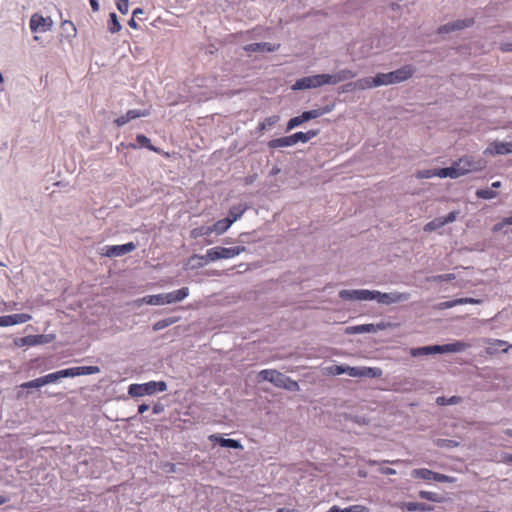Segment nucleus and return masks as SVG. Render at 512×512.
I'll use <instances>...</instances> for the list:
<instances>
[{
  "label": "nucleus",
  "mask_w": 512,
  "mask_h": 512,
  "mask_svg": "<svg viewBox=\"0 0 512 512\" xmlns=\"http://www.w3.org/2000/svg\"><path fill=\"white\" fill-rule=\"evenodd\" d=\"M291 136H284L276 139H272L268 142V147L275 149V148H283V147H290L293 146Z\"/></svg>",
  "instance_id": "obj_29"
},
{
  "label": "nucleus",
  "mask_w": 512,
  "mask_h": 512,
  "mask_svg": "<svg viewBox=\"0 0 512 512\" xmlns=\"http://www.w3.org/2000/svg\"><path fill=\"white\" fill-rule=\"evenodd\" d=\"M474 24L473 18H465L453 21L439 28L438 32H455L470 28Z\"/></svg>",
  "instance_id": "obj_17"
},
{
  "label": "nucleus",
  "mask_w": 512,
  "mask_h": 512,
  "mask_svg": "<svg viewBox=\"0 0 512 512\" xmlns=\"http://www.w3.org/2000/svg\"><path fill=\"white\" fill-rule=\"evenodd\" d=\"M458 212L457 211H451L447 216L445 217H438L433 219L432 221L426 223L423 227V230L425 232H432L437 229H440L444 225L448 223H452L457 219Z\"/></svg>",
  "instance_id": "obj_13"
},
{
  "label": "nucleus",
  "mask_w": 512,
  "mask_h": 512,
  "mask_svg": "<svg viewBox=\"0 0 512 512\" xmlns=\"http://www.w3.org/2000/svg\"><path fill=\"white\" fill-rule=\"evenodd\" d=\"M436 445L439 446V447H443V446H446V447H456L458 446V443L454 440H448V439H438L436 441Z\"/></svg>",
  "instance_id": "obj_49"
},
{
  "label": "nucleus",
  "mask_w": 512,
  "mask_h": 512,
  "mask_svg": "<svg viewBox=\"0 0 512 512\" xmlns=\"http://www.w3.org/2000/svg\"><path fill=\"white\" fill-rule=\"evenodd\" d=\"M454 279H455V275L454 274H442V275L434 276L432 278L433 281H437V282L451 281V280H454Z\"/></svg>",
  "instance_id": "obj_51"
},
{
  "label": "nucleus",
  "mask_w": 512,
  "mask_h": 512,
  "mask_svg": "<svg viewBox=\"0 0 512 512\" xmlns=\"http://www.w3.org/2000/svg\"><path fill=\"white\" fill-rule=\"evenodd\" d=\"M344 374H347L351 377L376 378V377H380L382 375V371L380 368H376V367L344 366Z\"/></svg>",
  "instance_id": "obj_10"
},
{
  "label": "nucleus",
  "mask_w": 512,
  "mask_h": 512,
  "mask_svg": "<svg viewBox=\"0 0 512 512\" xmlns=\"http://www.w3.org/2000/svg\"><path fill=\"white\" fill-rule=\"evenodd\" d=\"M32 339L34 346L48 342L47 336L45 335H32Z\"/></svg>",
  "instance_id": "obj_52"
},
{
  "label": "nucleus",
  "mask_w": 512,
  "mask_h": 512,
  "mask_svg": "<svg viewBox=\"0 0 512 512\" xmlns=\"http://www.w3.org/2000/svg\"><path fill=\"white\" fill-rule=\"evenodd\" d=\"M344 366L345 365H333L326 367L324 373L333 376L344 374Z\"/></svg>",
  "instance_id": "obj_42"
},
{
  "label": "nucleus",
  "mask_w": 512,
  "mask_h": 512,
  "mask_svg": "<svg viewBox=\"0 0 512 512\" xmlns=\"http://www.w3.org/2000/svg\"><path fill=\"white\" fill-rule=\"evenodd\" d=\"M380 473L381 474H384V475H394L396 474V470L393 469V468H388V467H381L379 469Z\"/></svg>",
  "instance_id": "obj_57"
},
{
  "label": "nucleus",
  "mask_w": 512,
  "mask_h": 512,
  "mask_svg": "<svg viewBox=\"0 0 512 512\" xmlns=\"http://www.w3.org/2000/svg\"><path fill=\"white\" fill-rule=\"evenodd\" d=\"M332 512H369V509L364 505H351L344 509L337 505L332 506Z\"/></svg>",
  "instance_id": "obj_35"
},
{
  "label": "nucleus",
  "mask_w": 512,
  "mask_h": 512,
  "mask_svg": "<svg viewBox=\"0 0 512 512\" xmlns=\"http://www.w3.org/2000/svg\"><path fill=\"white\" fill-rule=\"evenodd\" d=\"M245 250V246H234L229 248L216 246L208 249L204 255H193L191 260H200L198 266L202 267L210 262H215L217 260L234 258L243 253Z\"/></svg>",
  "instance_id": "obj_1"
},
{
  "label": "nucleus",
  "mask_w": 512,
  "mask_h": 512,
  "mask_svg": "<svg viewBox=\"0 0 512 512\" xmlns=\"http://www.w3.org/2000/svg\"><path fill=\"white\" fill-rule=\"evenodd\" d=\"M356 75H357V73L353 72L352 70L343 69V70L338 71L335 74H328V79H329L330 85H336L342 81L353 79L356 77Z\"/></svg>",
  "instance_id": "obj_21"
},
{
  "label": "nucleus",
  "mask_w": 512,
  "mask_h": 512,
  "mask_svg": "<svg viewBox=\"0 0 512 512\" xmlns=\"http://www.w3.org/2000/svg\"><path fill=\"white\" fill-rule=\"evenodd\" d=\"M344 92H355L357 91V87L354 86V82L347 83L343 86Z\"/></svg>",
  "instance_id": "obj_58"
},
{
  "label": "nucleus",
  "mask_w": 512,
  "mask_h": 512,
  "mask_svg": "<svg viewBox=\"0 0 512 512\" xmlns=\"http://www.w3.org/2000/svg\"><path fill=\"white\" fill-rule=\"evenodd\" d=\"M410 354H411V356H413V357L425 356V355H431V354H430V348H429V346L418 347V348H411V349H410Z\"/></svg>",
  "instance_id": "obj_45"
},
{
  "label": "nucleus",
  "mask_w": 512,
  "mask_h": 512,
  "mask_svg": "<svg viewBox=\"0 0 512 512\" xmlns=\"http://www.w3.org/2000/svg\"><path fill=\"white\" fill-rule=\"evenodd\" d=\"M418 179H430L435 177V169H423L419 170L415 174Z\"/></svg>",
  "instance_id": "obj_46"
},
{
  "label": "nucleus",
  "mask_w": 512,
  "mask_h": 512,
  "mask_svg": "<svg viewBox=\"0 0 512 512\" xmlns=\"http://www.w3.org/2000/svg\"><path fill=\"white\" fill-rule=\"evenodd\" d=\"M42 377H39V378H36L34 380H31V381H28V382H25V383H22L20 385L21 388H25V389H29V388H41L42 386H44L43 382H42Z\"/></svg>",
  "instance_id": "obj_44"
},
{
  "label": "nucleus",
  "mask_w": 512,
  "mask_h": 512,
  "mask_svg": "<svg viewBox=\"0 0 512 512\" xmlns=\"http://www.w3.org/2000/svg\"><path fill=\"white\" fill-rule=\"evenodd\" d=\"M149 409V405L147 404H141L138 406V412L140 414H143L144 412H146L147 410Z\"/></svg>",
  "instance_id": "obj_62"
},
{
  "label": "nucleus",
  "mask_w": 512,
  "mask_h": 512,
  "mask_svg": "<svg viewBox=\"0 0 512 512\" xmlns=\"http://www.w3.org/2000/svg\"><path fill=\"white\" fill-rule=\"evenodd\" d=\"M419 497L432 502H442V498L435 492L421 490L418 493Z\"/></svg>",
  "instance_id": "obj_38"
},
{
  "label": "nucleus",
  "mask_w": 512,
  "mask_h": 512,
  "mask_svg": "<svg viewBox=\"0 0 512 512\" xmlns=\"http://www.w3.org/2000/svg\"><path fill=\"white\" fill-rule=\"evenodd\" d=\"M436 473L437 472H434L427 468H419V469H414L411 474H412V477H414V478L422 479L425 481H435Z\"/></svg>",
  "instance_id": "obj_26"
},
{
  "label": "nucleus",
  "mask_w": 512,
  "mask_h": 512,
  "mask_svg": "<svg viewBox=\"0 0 512 512\" xmlns=\"http://www.w3.org/2000/svg\"><path fill=\"white\" fill-rule=\"evenodd\" d=\"M435 177L448 178L447 167L435 169Z\"/></svg>",
  "instance_id": "obj_56"
},
{
  "label": "nucleus",
  "mask_w": 512,
  "mask_h": 512,
  "mask_svg": "<svg viewBox=\"0 0 512 512\" xmlns=\"http://www.w3.org/2000/svg\"><path fill=\"white\" fill-rule=\"evenodd\" d=\"M100 372V368L98 366H77L67 368L65 374L67 377H77L82 375H92Z\"/></svg>",
  "instance_id": "obj_18"
},
{
  "label": "nucleus",
  "mask_w": 512,
  "mask_h": 512,
  "mask_svg": "<svg viewBox=\"0 0 512 512\" xmlns=\"http://www.w3.org/2000/svg\"><path fill=\"white\" fill-rule=\"evenodd\" d=\"M411 294L408 292H381L378 290H371L370 301H376L382 305H392L396 303L406 302L410 299Z\"/></svg>",
  "instance_id": "obj_5"
},
{
  "label": "nucleus",
  "mask_w": 512,
  "mask_h": 512,
  "mask_svg": "<svg viewBox=\"0 0 512 512\" xmlns=\"http://www.w3.org/2000/svg\"><path fill=\"white\" fill-rule=\"evenodd\" d=\"M430 354L445 353L444 345H432L429 346Z\"/></svg>",
  "instance_id": "obj_54"
},
{
  "label": "nucleus",
  "mask_w": 512,
  "mask_h": 512,
  "mask_svg": "<svg viewBox=\"0 0 512 512\" xmlns=\"http://www.w3.org/2000/svg\"><path fill=\"white\" fill-rule=\"evenodd\" d=\"M212 233L213 232H212L211 226H200V227L194 228L190 231V237L192 239H197L200 237L209 236Z\"/></svg>",
  "instance_id": "obj_33"
},
{
  "label": "nucleus",
  "mask_w": 512,
  "mask_h": 512,
  "mask_svg": "<svg viewBox=\"0 0 512 512\" xmlns=\"http://www.w3.org/2000/svg\"><path fill=\"white\" fill-rule=\"evenodd\" d=\"M502 51H512V43H504L501 46Z\"/></svg>",
  "instance_id": "obj_63"
},
{
  "label": "nucleus",
  "mask_w": 512,
  "mask_h": 512,
  "mask_svg": "<svg viewBox=\"0 0 512 512\" xmlns=\"http://www.w3.org/2000/svg\"><path fill=\"white\" fill-rule=\"evenodd\" d=\"M120 29H121V25L117 19V15L115 13H110L109 21H108L109 32H119Z\"/></svg>",
  "instance_id": "obj_39"
},
{
  "label": "nucleus",
  "mask_w": 512,
  "mask_h": 512,
  "mask_svg": "<svg viewBox=\"0 0 512 512\" xmlns=\"http://www.w3.org/2000/svg\"><path fill=\"white\" fill-rule=\"evenodd\" d=\"M455 480L456 479L454 477H451V476H448L445 474L436 473L435 481H437V482L453 483V482H455Z\"/></svg>",
  "instance_id": "obj_50"
},
{
  "label": "nucleus",
  "mask_w": 512,
  "mask_h": 512,
  "mask_svg": "<svg viewBox=\"0 0 512 512\" xmlns=\"http://www.w3.org/2000/svg\"><path fill=\"white\" fill-rule=\"evenodd\" d=\"M461 176L471 172H478L486 167V161L481 157L464 156L454 162Z\"/></svg>",
  "instance_id": "obj_7"
},
{
  "label": "nucleus",
  "mask_w": 512,
  "mask_h": 512,
  "mask_svg": "<svg viewBox=\"0 0 512 512\" xmlns=\"http://www.w3.org/2000/svg\"><path fill=\"white\" fill-rule=\"evenodd\" d=\"M178 320H179V317H169L166 319H161L153 325V330L160 331L170 325L175 324L176 322H178Z\"/></svg>",
  "instance_id": "obj_36"
},
{
  "label": "nucleus",
  "mask_w": 512,
  "mask_h": 512,
  "mask_svg": "<svg viewBox=\"0 0 512 512\" xmlns=\"http://www.w3.org/2000/svg\"><path fill=\"white\" fill-rule=\"evenodd\" d=\"M377 77H363L354 81V86L357 87V91L367 90L379 87Z\"/></svg>",
  "instance_id": "obj_22"
},
{
  "label": "nucleus",
  "mask_w": 512,
  "mask_h": 512,
  "mask_svg": "<svg viewBox=\"0 0 512 512\" xmlns=\"http://www.w3.org/2000/svg\"><path fill=\"white\" fill-rule=\"evenodd\" d=\"M232 223L231 221L226 217L224 219H221L217 222H215L212 227V232L217 235L224 234L230 227Z\"/></svg>",
  "instance_id": "obj_30"
},
{
  "label": "nucleus",
  "mask_w": 512,
  "mask_h": 512,
  "mask_svg": "<svg viewBox=\"0 0 512 512\" xmlns=\"http://www.w3.org/2000/svg\"><path fill=\"white\" fill-rule=\"evenodd\" d=\"M502 461L504 463H511L512 462V454H504Z\"/></svg>",
  "instance_id": "obj_64"
},
{
  "label": "nucleus",
  "mask_w": 512,
  "mask_h": 512,
  "mask_svg": "<svg viewBox=\"0 0 512 512\" xmlns=\"http://www.w3.org/2000/svg\"><path fill=\"white\" fill-rule=\"evenodd\" d=\"M512 153L511 142L494 141L484 150L485 155H505Z\"/></svg>",
  "instance_id": "obj_15"
},
{
  "label": "nucleus",
  "mask_w": 512,
  "mask_h": 512,
  "mask_svg": "<svg viewBox=\"0 0 512 512\" xmlns=\"http://www.w3.org/2000/svg\"><path fill=\"white\" fill-rule=\"evenodd\" d=\"M258 377L263 381H268L276 387L286 389L288 391H299L300 386L297 381L284 375L275 369H264L258 373Z\"/></svg>",
  "instance_id": "obj_2"
},
{
  "label": "nucleus",
  "mask_w": 512,
  "mask_h": 512,
  "mask_svg": "<svg viewBox=\"0 0 512 512\" xmlns=\"http://www.w3.org/2000/svg\"><path fill=\"white\" fill-rule=\"evenodd\" d=\"M470 348V344L463 341H455L444 344L445 353H460Z\"/></svg>",
  "instance_id": "obj_27"
},
{
  "label": "nucleus",
  "mask_w": 512,
  "mask_h": 512,
  "mask_svg": "<svg viewBox=\"0 0 512 512\" xmlns=\"http://www.w3.org/2000/svg\"><path fill=\"white\" fill-rule=\"evenodd\" d=\"M374 324H361V325H354V326H348L345 329V333L348 335L352 334H363V333H374L375 332Z\"/></svg>",
  "instance_id": "obj_24"
},
{
  "label": "nucleus",
  "mask_w": 512,
  "mask_h": 512,
  "mask_svg": "<svg viewBox=\"0 0 512 512\" xmlns=\"http://www.w3.org/2000/svg\"><path fill=\"white\" fill-rule=\"evenodd\" d=\"M65 372H66V369H63V370H59V371L44 375V376H42V380H43L42 382L44 385H47V384L55 383L62 378H67V374H65Z\"/></svg>",
  "instance_id": "obj_32"
},
{
  "label": "nucleus",
  "mask_w": 512,
  "mask_h": 512,
  "mask_svg": "<svg viewBox=\"0 0 512 512\" xmlns=\"http://www.w3.org/2000/svg\"><path fill=\"white\" fill-rule=\"evenodd\" d=\"M464 304H478L480 303V300L474 299V298H463Z\"/></svg>",
  "instance_id": "obj_61"
},
{
  "label": "nucleus",
  "mask_w": 512,
  "mask_h": 512,
  "mask_svg": "<svg viewBox=\"0 0 512 512\" xmlns=\"http://www.w3.org/2000/svg\"><path fill=\"white\" fill-rule=\"evenodd\" d=\"M333 110H334V104H328L324 107L315 108V109H312L309 111H305L302 114L291 118L287 122L286 131H291L292 129L302 125L303 123H305L309 120L321 117L325 114H328V113L332 112Z\"/></svg>",
  "instance_id": "obj_4"
},
{
  "label": "nucleus",
  "mask_w": 512,
  "mask_h": 512,
  "mask_svg": "<svg viewBox=\"0 0 512 512\" xmlns=\"http://www.w3.org/2000/svg\"><path fill=\"white\" fill-rule=\"evenodd\" d=\"M144 301L147 305H165L164 304V293L163 294H157V295H147L144 296Z\"/></svg>",
  "instance_id": "obj_37"
},
{
  "label": "nucleus",
  "mask_w": 512,
  "mask_h": 512,
  "mask_svg": "<svg viewBox=\"0 0 512 512\" xmlns=\"http://www.w3.org/2000/svg\"><path fill=\"white\" fill-rule=\"evenodd\" d=\"M32 319L30 314L21 313V314H13V315H4L0 316V326L8 327L17 324H23Z\"/></svg>",
  "instance_id": "obj_16"
},
{
  "label": "nucleus",
  "mask_w": 512,
  "mask_h": 512,
  "mask_svg": "<svg viewBox=\"0 0 512 512\" xmlns=\"http://www.w3.org/2000/svg\"><path fill=\"white\" fill-rule=\"evenodd\" d=\"M150 114V111L147 110V109H144V110H141V109H131V110H128L125 114L119 116L118 118H116L114 120V123L118 126V127H121L125 124H127L128 122L132 121V120H135L137 118H140V117H146Z\"/></svg>",
  "instance_id": "obj_14"
},
{
  "label": "nucleus",
  "mask_w": 512,
  "mask_h": 512,
  "mask_svg": "<svg viewBox=\"0 0 512 512\" xmlns=\"http://www.w3.org/2000/svg\"><path fill=\"white\" fill-rule=\"evenodd\" d=\"M339 297L344 301H370L369 289H344L339 292Z\"/></svg>",
  "instance_id": "obj_11"
},
{
  "label": "nucleus",
  "mask_w": 512,
  "mask_h": 512,
  "mask_svg": "<svg viewBox=\"0 0 512 512\" xmlns=\"http://www.w3.org/2000/svg\"><path fill=\"white\" fill-rule=\"evenodd\" d=\"M52 19L47 16L44 17L40 13H34L30 19V29L32 32H46L52 27Z\"/></svg>",
  "instance_id": "obj_12"
},
{
  "label": "nucleus",
  "mask_w": 512,
  "mask_h": 512,
  "mask_svg": "<svg viewBox=\"0 0 512 512\" xmlns=\"http://www.w3.org/2000/svg\"><path fill=\"white\" fill-rule=\"evenodd\" d=\"M246 210H247V206L245 204H239L237 206H233L229 209V215L227 218L233 224L239 218H241V216L245 213Z\"/></svg>",
  "instance_id": "obj_31"
},
{
  "label": "nucleus",
  "mask_w": 512,
  "mask_h": 512,
  "mask_svg": "<svg viewBox=\"0 0 512 512\" xmlns=\"http://www.w3.org/2000/svg\"><path fill=\"white\" fill-rule=\"evenodd\" d=\"M279 120L280 117L278 115L267 117L261 123H259L258 130L263 133L266 129H269L277 124Z\"/></svg>",
  "instance_id": "obj_34"
},
{
  "label": "nucleus",
  "mask_w": 512,
  "mask_h": 512,
  "mask_svg": "<svg viewBox=\"0 0 512 512\" xmlns=\"http://www.w3.org/2000/svg\"><path fill=\"white\" fill-rule=\"evenodd\" d=\"M506 225H508V223H505V218H504L501 222H499V223H497L496 225H494V227H493V231H495V232L500 231V230H502Z\"/></svg>",
  "instance_id": "obj_59"
},
{
  "label": "nucleus",
  "mask_w": 512,
  "mask_h": 512,
  "mask_svg": "<svg viewBox=\"0 0 512 512\" xmlns=\"http://www.w3.org/2000/svg\"><path fill=\"white\" fill-rule=\"evenodd\" d=\"M323 85H330L328 74H317L298 79L292 86L293 90L318 88Z\"/></svg>",
  "instance_id": "obj_8"
},
{
  "label": "nucleus",
  "mask_w": 512,
  "mask_h": 512,
  "mask_svg": "<svg viewBox=\"0 0 512 512\" xmlns=\"http://www.w3.org/2000/svg\"><path fill=\"white\" fill-rule=\"evenodd\" d=\"M189 288L183 287L179 290H175L169 293H164V304H172L183 301L189 296Z\"/></svg>",
  "instance_id": "obj_19"
},
{
  "label": "nucleus",
  "mask_w": 512,
  "mask_h": 512,
  "mask_svg": "<svg viewBox=\"0 0 512 512\" xmlns=\"http://www.w3.org/2000/svg\"><path fill=\"white\" fill-rule=\"evenodd\" d=\"M402 510L407 511H432L433 507L431 505H428L426 503L421 502H407L403 503L401 506Z\"/></svg>",
  "instance_id": "obj_28"
},
{
  "label": "nucleus",
  "mask_w": 512,
  "mask_h": 512,
  "mask_svg": "<svg viewBox=\"0 0 512 512\" xmlns=\"http://www.w3.org/2000/svg\"><path fill=\"white\" fill-rule=\"evenodd\" d=\"M279 44L269 43V42H260V43H251L246 45L244 49L249 52H273L279 48Z\"/></svg>",
  "instance_id": "obj_20"
},
{
  "label": "nucleus",
  "mask_w": 512,
  "mask_h": 512,
  "mask_svg": "<svg viewBox=\"0 0 512 512\" xmlns=\"http://www.w3.org/2000/svg\"><path fill=\"white\" fill-rule=\"evenodd\" d=\"M476 196L481 199H493L497 196V193L489 188L478 189L476 191Z\"/></svg>",
  "instance_id": "obj_40"
},
{
  "label": "nucleus",
  "mask_w": 512,
  "mask_h": 512,
  "mask_svg": "<svg viewBox=\"0 0 512 512\" xmlns=\"http://www.w3.org/2000/svg\"><path fill=\"white\" fill-rule=\"evenodd\" d=\"M318 133H319V130H309L307 132H296L290 136L293 139L292 140L293 144L295 145L298 142H301V143L308 142L312 138L316 137L318 135Z\"/></svg>",
  "instance_id": "obj_25"
},
{
  "label": "nucleus",
  "mask_w": 512,
  "mask_h": 512,
  "mask_svg": "<svg viewBox=\"0 0 512 512\" xmlns=\"http://www.w3.org/2000/svg\"><path fill=\"white\" fill-rule=\"evenodd\" d=\"M209 440L219 444L221 447L233 448V449H242L243 446L238 440L234 439H226L219 437L217 435L209 436Z\"/></svg>",
  "instance_id": "obj_23"
},
{
  "label": "nucleus",
  "mask_w": 512,
  "mask_h": 512,
  "mask_svg": "<svg viewBox=\"0 0 512 512\" xmlns=\"http://www.w3.org/2000/svg\"><path fill=\"white\" fill-rule=\"evenodd\" d=\"M136 249V245L133 242H128L123 245H106L101 248L100 255L114 258L126 255Z\"/></svg>",
  "instance_id": "obj_9"
},
{
  "label": "nucleus",
  "mask_w": 512,
  "mask_h": 512,
  "mask_svg": "<svg viewBox=\"0 0 512 512\" xmlns=\"http://www.w3.org/2000/svg\"><path fill=\"white\" fill-rule=\"evenodd\" d=\"M460 402V398L457 396H452L450 398L438 397L436 399V403L438 405H454Z\"/></svg>",
  "instance_id": "obj_43"
},
{
  "label": "nucleus",
  "mask_w": 512,
  "mask_h": 512,
  "mask_svg": "<svg viewBox=\"0 0 512 512\" xmlns=\"http://www.w3.org/2000/svg\"><path fill=\"white\" fill-rule=\"evenodd\" d=\"M139 145L148 148L151 151L158 152V150L150 143V139L143 134H139L136 137Z\"/></svg>",
  "instance_id": "obj_41"
},
{
  "label": "nucleus",
  "mask_w": 512,
  "mask_h": 512,
  "mask_svg": "<svg viewBox=\"0 0 512 512\" xmlns=\"http://www.w3.org/2000/svg\"><path fill=\"white\" fill-rule=\"evenodd\" d=\"M167 384L164 381H149L143 384H131L128 393L132 397H141L144 395H152L155 392H164Z\"/></svg>",
  "instance_id": "obj_6"
},
{
  "label": "nucleus",
  "mask_w": 512,
  "mask_h": 512,
  "mask_svg": "<svg viewBox=\"0 0 512 512\" xmlns=\"http://www.w3.org/2000/svg\"><path fill=\"white\" fill-rule=\"evenodd\" d=\"M447 172H448V178L456 179L458 177H461V172L460 173L458 172V169L454 162L452 163V165L450 167H447Z\"/></svg>",
  "instance_id": "obj_48"
},
{
  "label": "nucleus",
  "mask_w": 512,
  "mask_h": 512,
  "mask_svg": "<svg viewBox=\"0 0 512 512\" xmlns=\"http://www.w3.org/2000/svg\"><path fill=\"white\" fill-rule=\"evenodd\" d=\"M14 343L18 347L34 346L32 335H28V336H25V337L18 338V339L15 340Z\"/></svg>",
  "instance_id": "obj_47"
},
{
  "label": "nucleus",
  "mask_w": 512,
  "mask_h": 512,
  "mask_svg": "<svg viewBox=\"0 0 512 512\" xmlns=\"http://www.w3.org/2000/svg\"><path fill=\"white\" fill-rule=\"evenodd\" d=\"M389 326H390V324L384 323V322H381V323H378V324H374V327H376L375 328V332L381 331V330H385Z\"/></svg>",
  "instance_id": "obj_60"
},
{
  "label": "nucleus",
  "mask_w": 512,
  "mask_h": 512,
  "mask_svg": "<svg viewBox=\"0 0 512 512\" xmlns=\"http://www.w3.org/2000/svg\"><path fill=\"white\" fill-rule=\"evenodd\" d=\"M491 344L496 346L497 348H501L504 352H507L508 350L507 343L503 340H493Z\"/></svg>",
  "instance_id": "obj_55"
},
{
  "label": "nucleus",
  "mask_w": 512,
  "mask_h": 512,
  "mask_svg": "<svg viewBox=\"0 0 512 512\" xmlns=\"http://www.w3.org/2000/svg\"><path fill=\"white\" fill-rule=\"evenodd\" d=\"M128 1L129 0H118L117 8L121 13L125 14L128 12Z\"/></svg>",
  "instance_id": "obj_53"
},
{
  "label": "nucleus",
  "mask_w": 512,
  "mask_h": 512,
  "mask_svg": "<svg viewBox=\"0 0 512 512\" xmlns=\"http://www.w3.org/2000/svg\"><path fill=\"white\" fill-rule=\"evenodd\" d=\"M414 72L415 69L412 65H405L392 72L378 73L376 74V77L379 82L378 85L380 87L404 82L410 79L413 76Z\"/></svg>",
  "instance_id": "obj_3"
}]
</instances>
